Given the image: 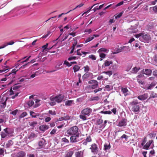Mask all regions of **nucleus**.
<instances>
[{
	"mask_svg": "<svg viewBox=\"0 0 157 157\" xmlns=\"http://www.w3.org/2000/svg\"><path fill=\"white\" fill-rule=\"evenodd\" d=\"M30 57V56H29L26 59H25L26 57H25L21 60H18L15 65V68H17L19 67V69L25 68L27 66L29 65V64L34 63L35 61V60L34 59H33L30 62L25 63L27 62Z\"/></svg>",
	"mask_w": 157,
	"mask_h": 157,
	"instance_id": "1",
	"label": "nucleus"
},
{
	"mask_svg": "<svg viewBox=\"0 0 157 157\" xmlns=\"http://www.w3.org/2000/svg\"><path fill=\"white\" fill-rule=\"evenodd\" d=\"M78 128L76 126L72 127L69 129L67 131V134L69 136H72L79 134L78 133Z\"/></svg>",
	"mask_w": 157,
	"mask_h": 157,
	"instance_id": "2",
	"label": "nucleus"
},
{
	"mask_svg": "<svg viewBox=\"0 0 157 157\" xmlns=\"http://www.w3.org/2000/svg\"><path fill=\"white\" fill-rule=\"evenodd\" d=\"M64 97V96L62 95H59L55 97L51 96L50 98V100L51 101H55L59 103L62 101Z\"/></svg>",
	"mask_w": 157,
	"mask_h": 157,
	"instance_id": "3",
	"label": "nucleus"
},
{
	"mask_svg": "<svg viewBox=\"0 0 157 157\" xmlns=\"http://www.w3.org/2000/svg\"><path fill=\"white\" fill-rule=\"evenodd\" d=\"M88 83L90 84V87L92 89H95L97 88L98 86V82L96 80H92L88 82Z\"/></svg>",
	"mask_w": 157,
	"mask_h": 157,
	"instance_id": "4",
	"label": "nucleus"
},
{
	"mask_svg": "<svg viewBox=\"0 0 157 157\" xmlns=\"http://www.w3.org/2000/svg\"><path fill=\"white\" fill-rule=\"evenodd\" d=\"M142 41L145 42L149 43V41L151 40V36L149 34H144L143 33V35L141 37Z\"/></svg>",
	"mask_w": 157,
	"mask_h": 157,
	"instance_id": "5",
	"label": "nucleus"
},
{
	"mask_svg": "<svg viewBox=\"0 0 157 157\" xmlns=\"http://www.w3.org/2000/svg\"><path fill=\"white\" fill-rule=\"evenodd\" d=\"M70 140L71 143H75L77 142L80 141V140L78 139L79 137V134H77L75 135L71 136Z\"/></svg>",
	"mask_w": 157,
	"mask_h": 157,
	"instance_id": "6",
	"label": "nucleus"
},
{
	"mask_svg": "<svg viewBox=\"0 0 157 157\" xmlns=\"http://www.w3.org/2000/svg\"><path fill=\"white\" fill-rule=\"evenodd\" d=\"M48 44L46 43L45 45L41 47V52H40V54L42 55H44L47 54V47H48Z\"/></svg>",
	"mask_w": 157,
	"mask_h": 157,
	"instance_id": "7",
	"label": "nucleus"
},
{
	"mask_svg": "<svg viewBox=\"0 0 157 157\" xmlns=\"http://www.w3.org/2000/svg\"><path fill=\"white\" fill-rule=\"evenodd\" d=\"M92 111V109L90 108H87L84 109L81 111V113L85 115L87 117L89 116Z\"/></svg>",
	"mask_w": 157,
	"mask_h": 157,
	"instance_id": "8",
	"label": "nucleus"
},
{
	"mask_svg": "<svg viewBox=\"0 0 157 157\" xmlns=\"http://www.w3.org/2000/svg\"><path fill=\"white\" fill-rule=\"evenodd\" d=\"M90 149L91 150V152L93 153L94 155L97 154L98 148L97 147V145L95 144H92Z\"/></svg>",
	"mask_w": 157,
	"mask_h": 157,
	"instance_id": "9",
	"label": "nucleus"
},
{
	"mask_svg": "<svg viewBox=\"0 0 157 157\" xmlns=\"http://www.w3.org/2000/svg\"><path fill=\"white\" fill-rule=\"evenodd\" d=\"M7 99L5 97L1 98L0 97V106L4 108L6 106V102Z\"/></svg>",
	"mask_w": 157,
	"mask_h": 157,
	"instance_id": "10",
	"label": "nucleus"
},
{
	"mask_svg": "<svg viewBox=\"0 0 157 157\" xmlns=\"http://www.w3.org/2000/svg\"><path fill=\"white\" fill-rule=\"evenodd\" d=\"M16 69H12V71L10 72H9L5 75V76H10V77L13 78L15 77V75L16 72L18 71V70H16Z\"/></svg>",
	"mask_w": 157,
	"mask_h": 157,
	"instance_id": "11",
	"label": "nucleus"
},
{
	"mask_svg": "<svg viewBox=\"0 0 157 157\" xmlns=\"http://www.w3.org/2000/svg\"><path fill=\"white\" fill-rule=\"evenodd\" d=\"M156 83L155 82H152L150 85L147 84L144 86L142 87L146 90H151L156 85Z\"/></svg>",
	"mask_w": 157,
	"mask_h": 157,
	"instance_id": "12",
	"label": "nucleus"
},
{
	"mask_svg": "<svg viewBox=\"0 0 157 157\" xmlns=\"http://www.w3.org/2000/svg\"><path fill=\"white\" fill-rule=\"evenodd\" d=\"M126 121L125 119H123L119 122L117 126L120 127L125 126L127 125Z\"/></svg>",
	"mask_w": 157,
	"mask_h": 157,
	"instance_id": "13",
	"label": "nucleus"
},
{
	"mask_svg": "<svg viewBox=\"0 0 157 157\" xmlns=\"http://www.w3.org/2000/svg\"><path fill=\"white\" fill-rule=\"evenodd\" d=\"M151 69H143L142 71V73L143 74V75L145 74L147 75H149L151 74Z\"/></svg>",
	"mask_w": 157,
	"mask_h": 157,
	"instance_id": "14",
	"label": "nucleus"
},
{
	"mask_svg": "<svg viewBox=\"0 0 157 157\" xmlns=\"http://www.w3.org/2000/svg\"><path fill=\"white\" fill-rule=\"evenodd\" d=\"M153 140H151L147 142L145 145L144 147L143 148L145 149H148L150 146L151 144L153 143Z\"/></svg>",
	"mask_w": 157,
	"mask_h": 157,
	"instance_id": "15",
	"label": "nucleus"
},
{
	"mask_svg": "<svg viewBox=\"0 0 157 157\" xmlns=\"http://www.w3.org/2000/svg\"><path fill=\"white\" fill-rule=\"evenodd\" d=\"M99 35L98 34H94L93 36L88 37L85 40V43H87L93 40L94 37H97L99 36Z\"/></svg>",
	"mask_w": 157,
	"mask_h": 157,
	"instance_id": "16",
	"label": "nucleus"
},
{
	"mask_svg": "<svg viewBox=\"0 0 157 157\" xmlns=\"http://www.w3.org/2000/svg\"><path fill=\"white\" fill-rule=\"evenodd\" d=\"M45 140L43 138L40 139V148H44L46 145Z\"/></svg>",
	"mask_w": 157,
	"mask_h": 157,
	"instance_id": "17",
	"label": "nucleus"
},
{
	"mask_svg": "<svg viewBox=\"0 0 157 157\" xmlns=\"http://www.w3.org/2000/svg\"><path fill=\"white\" fill-rule=\"evenodd\" d=\"M33 95H31L29 96V98L30 99H33L34 101H35V104L34 105L35 107H36L38 106L39 103V100L34 99L33 98Z\"/></svg>",
	"mask_w": 157,
	"mask_h": 157,
	"instance_id": "18",
	"label": "nucleus"
},
{
	"mask_svg": "<svg viewBox=\"0 0 157 157\" xmlns=\"http://www.w3.org/2000/svg\"><path fill=\"white\" fill-rule=\"evenodd\" d=\"M147 97V94H144L139 96L138 97V98L140 100H144L146 99Z\"/></svg>",
	"mask_w": 157,
	"mask_h": 157,
	"instance_id": "19",
	"label": "nucleus"
},
{
	"mask_svg": "<svg viewBox=\"0 0 157 157\" xmlns=\"http://www.w3.org/2000/svg\"><path fill=\"white\" fill-rule=\"evenodd\" d=\"M124 48H127V49H128V50H129V47L125 46H122L118 48L116 50L118 53H119L121 52L122 51H123Z\"/></svg>",
	"mask_w": 157,
	"mask_h": 157,
	"instance_id": "20",
	"label": "nucleus"
},
{
	"mask_svg": "<svg viewBox=\"0 0 157 157\" xmlns=\"http://www.w3.org/2000/svg\"><path fill=\"white\" fill-rule=\"evenodd\" d=\"M14 43V42L13 41H11L9 42H7L5 43L2 46H0V49L4 48L8 45H12Z\"/></svg>",
	"mask_w": 157,
	"mask_h": 157,
	"instance_id": "21",
	"label": "nucleus"
},
{
	"mask_svg": "<svg viewBox=\"0 0 157 157\" xmlns=\"http://www.w3.org/2000/svg\"><path fill=\"white\" fill-rule=\"evenodd\" d=\"M113 63V62L112 60L109 59L106 60L104 63V66L105 67L109 66L110 65Z\"/></svg>",
	"mask_w": 157,
	"mask_h": 157,
	"instance_id": "22",
	"label": "nucleus"
},
{
	"mask_svg": "<svg viewBox=\"0 0 157 157\" xmlns=\"http://www.w3.org/2000/svg\"><path fill=\"white\" fill-rule=\"evenodd\" d=\"M84 151H78L75 152V157H83Z\"/></svg>",
	"mask_w": 157,
	"mask_h": 157,
	"instance_id": "23",
	"label": "nucleus"
},
{
	"mask_svg": "<svg viewBox=\"0 0 157 157\" xmlns=\"http://www.w3.org/2000/svg\"><path fill=\"white\" fill-rule=\"evenodd\" d=\"M132 109L134 112H138L140 110V106L139 105L132 106Z\"/></svg>",
	"mask_w": 157,
	"mask_h": 157,
	"instance_id": "24",
	"label": "nucleus"
},
{
	"mask_svg": "<svg viewBox=\"0 0 157 157\" xmlns=\"http://www.w3.org/2000/svg\"><path fill=\"white\" fill-rule=\"evenodd\" d=\"M49 126L47 125H42L40 126V130L44 131L49 128Z\"/></svg>",
	"mask_w": 157,
	"mask_h": 157,
	"instance_id": "25",
	"label": "nucleus"
},
{
	"mask_svg": "<svg viewBox=\"0 0 157 157\" xmlns=\"http://www.w3.org/2000/svg\"><path fill=\"white\" fill-rule=\"evenodd\" d=\"M56 70H51V71H47L44 70V69H42V70H40V73H43L44 74L46 73H51L54 72L56 71Z\"/></svg>",
	"mask_w": 157,
	"mask_h": 157,
	"instance_id": "26",
	"label": "nucleus"
},
{
	"mask_svg": "<svg viewBox=\"0 0 157 157\" xmlns=\"http://www.w3.org/2000/svg\"><path fill=\"white\" fill-rule=\"evenodd\" d=\"M104 4L100 5L99 7H98V5L97 6L95 7L93 9V10L94 12H95L97 10H99L101 9L103 6Z\"/></svg>",
	"mask_w": 157,
	"mask_h": 157,
	"instance_id": "27",
	"label": "nucleus"
},
{
	"mask_svg": "<svg viewBox=\"0 0 157 157\" xmlns=\"http://www.w3.org/2000/svg\"><path fill=\"white\" fill-rule=\"evenodd\" d=\"M17 155V157H25V154L24 152L21 151L18 153Z\"/></svg>",
	"mask_w": 157,
	"mask_h": 157,
	"instance_id": "28",
	"label": "nucleus"
},
{
	"mask_svg": "<svg viewBox=\"0 0 157 157\" xmlns=\"http://www.w3.org/2000/svg\"><path fill=\"white\" fill-rule=\"evenodd\" d=\"M157 98V94L152 92L150 95L149 98Z\"/></svg>",
	"mask_w": 157,
	"mask_h": 157,
	"instance_id": "29",
	"label": "nucleus"
},
{
	"mask_svg": "<svg viewBox=\"0 0 157 157\" xmlns=\"http://www.w3.org/2000/svg\"><path fill=\"white\" fill-rule=\"evenodd\" d=\"M36 136V135L34 132H32L29 136V138L30 139H32Z\"/></svg>",
	"mask_w": 157,
	"mask_h": 157,
	"instance_id": "30",
	"label": "nucleus"
},
{
	"mask_svg": "<svg viewBox=\"0 0 157 157\" xmlns=\"http://www.w3.org/2000/svg\"><path fill=\"white\" fill-rule=\"evenodd\" d=\"M130 104L133 106L137 105L138 104V102L137 100H134L132 102H130Z\"/></svg>",
	"mask_w": 157,
	"mask_h": 157,
	"instance_id": "31",
	"label": "nucleus"
},
{
	"mask_svg": "<svg viewBox=\"0 0 157 157\" xmlns=\"http://www.w3.org/2000/svg\"><path fill=\"white\" fill-rule=\"evenodd\" d=\"M27 104L29 107H30L34 104V102L33 100H30L28 101Z\"/></svg>",
	"mask_w": 157,
	"mask_h": 157,
	"instance_id": "32",
	"label": "nucleus"
},
{
	"mask_svg": "<svg viewBox=\"0 0 157 157\" xmlns=\"http://www.w3.org/2000/svg\"><path fill=\"white\" fill-rule=\"evenodd\" d=\"M73 101L72 100H68L66 101L65 104L66 105L71 106L72 103Z\"/></svg>",
	"mask_w": 157,
	"mask_h": 157,
	"instance_id": "33",
	"label": "nucleus"
},
{
	"mask_svg": "<svg viewBox=\"0 0 157 157\" xmlns=\"http://www.w3.org/2000/svg\"><path fill=\"white\" fill-rule=\"evenodd\" d=\"M74 152L73 151H69L66 154V157H71L73 155Z\"/></svg>",
	"mask_w": 157,
	"mask_h": 157,
	"instance_id": "34",
	"label": "nucleus"
},
{
	"mask_svg": "<svg viewBox=\"0 0 157 157\" xmlns=\"http://www.w3.org/2000/svg\"><path fill=\"white\" fill-rule=\"evenodd\" d=\"M13 144V141L11 140H9L8 143L6 144V145L7 147H9L12 146Z\"/></svg>",
	"mask_w": 157,
	"mask_h": 157,
	"instance_id": "35",
	"label": "nucleus"
},
{
	"mask_svg": "<svg viewBox=\"0 0 157 157\" xmlns=\"http://www.w3.org/2000/svg\"><path fill=\"white\" fill-rule=\"evenodd\" d=\"M85 72H86L87 73L85 74L84 76L85 77H88L89 76H90L92 75V73H88L87 72L89 71V69H84Z\"/></svg>",
	"mask_w": 157,
	"mask_h": 157,
	"instance_id": "36",
	"label": "nucleus"
},
{
	"mask_svg": "<svg viewBox=\"0 0 157 157\" xmlns=\"http://www.w3.org/2000/svg\"><path fill=\"white\" fill-rule=\"evenodd\" d=\"M86 116L85 115H83L82 114V115H79V117L80 119L84 121L86 120L87 119Z\"/></svg>",
	"mask_w": 157,
	"mask_h": 157,
	"instance_id": "37",
	"label": "nucleus"
},
{
	"mask_svg": "<svg viewBox=\"0 0 157 157\" xmlns=\"http://www.w3.org/2000/svg\"><path fill=\"white\" fill-rule=\"evenodd\" d=\"M103 73L108 75L109 77L110 76L113 74V72L112 71H104Z\"/></svg>",
	"mask_w": 157,
	"mask_h": 157,
	"instance_id": "38",
	"label": "nucleus"
},
{
	"mask_svg": "<svg viewBox=\"0 0 157 157\" xmlns=\"http://www.w3.org/2000/svg\"><path fill=\"white\" fill-rule=\"evenodd\" d=\"M110 148V145H108L105 144L104 145V150L105 151H107V150L109 149Z\"/></svg>",
	"mask_w": 157,
	"mask_h": 157,
	"instance_id": "39",
	"label": "nucleus"
},
{
	"mask_svg": "<svg viewBox=\"0 0 157 157\" xmlns=\"http://www.w3.org/2000/svg\"><path fill=\"white\" fill-rule=\"evenodd\" d=\"M130 69H127V71H128ZM132 70L130 71V72H132V73L135 74L137 73L139 69H131Z\"/></svg>",
	"mask_w": 157,
	"mask_h": 157,
	"instance_id": "40",
	"label": "nucleus"
},
{
	"mask_svg": "<svg viewBox=\"0 0 157 157\" xmlns=\"http://www.w3.org/2000/svg\"><path fill=\"white\" fill-rule=\"evenodd\" d=\"M100 113H104L105 114H111L112 113V112L110 111H101Z\"/></svg>",
	"mask_w": 157,
	"mask_h": 157,
	"instance_id": "41",
	"label": "nucleus"
},
{
	"mask_svg": "<svg viewBox=\"0 0 157 157\" xmlns=\"http://www.w3.org/2000/svg\"><path fill=\"white\" fill-rule=\"evenodd\" d=\"M27 115V113L26 112H23L20 115V117L22 118L26 116Z\"/></svg>",
	"mask_w": 157,
	"mask_h": 157,
	"instance_id": "42",
	"label": "nucleus"
},
{
	"mask_svg": "<svg viewBox=\"0 0 157 157\" xmlns=\"http://www.w3.org/2000/svg\"><path fill=\"white\" fill-rule=\"evenodd\" d=\"M89 57L91 59L93 60H94L96 59V57L94 55H90L89 56Z\"/></svg>",
	"mask_w": 157,
	"mask_h": 157,
	"instance_id": "43",
	"label": "nucleus"
},
{
	"mask_svg": "<svg viewBox=\"0 0 157 157\" xmlns=\"http://www.w3.org/2000/svg\"><path fill=\"white\" fill-rule=\"evenodd\" d=\"M37 124L36 122L33 121L29 123V125L33 127H34Z\"/></svg>",
	"mask_w": 157,
	"mask_h": 157,
	"instance_id": "44",
	"label": "nucleus"
},
{
	"mask_svg": "<svg viewBox=\"0 0 157 157\" xmlns=\"http://www.w3.org/2000/svg\"><path fill=\"white\" fill-rule=\"evenodd\" d=\"M107 49L105 48H100L98 51V52H106Z\"/></svg>",
	"mask_w": 157,
	"mask_h": 157,
	"instance_id": "45",
	"label": "nucleus"
},
{
	"mask_svg": "<svg viewBox=\"0 0 157 157\" xmlns=\"http://www.w3.org/2000/svg\"><path fill=\"white\" fill-rule=\"evenodd\" d=\"M123 12H122L118 14L117 15L115 16V18L116 19L120 17L123 14Z\"/></svg>",
	"mask_w": 157,
	"mask_h": 157,
	"instance_id": "46",
	"label": "nucleus"
},
{
	"mask_svg": "<svg viewBox=\"0 0 157 157\" xmlns=\"http://www.w3.org/2000/svg\"><path fill=\"white\" fill-rule=\"evenodd\" d=\"M50 32H48L47 34L41 37L40 38H46L50 34Z\"/></svg>",
	"mask_w": 157,
	"mask_h": 157,
	"instance_id": "47",
	"label": "nucleus"
},
{
	"mask_svg": "<svg viewBox=\"0 0 157 157\" xmlns=\"http://www.w3.org/2000/svg\"><path fill=\"white\" fill-rule=\"evenodd\" d=\"M128 137L127 136L124 134L121 137V139L122 140L123 138H124L126 140H127Z\"/></svg>",
	"mask_w": 157,
	"mask_h": 157,
	"instance_id": "48",
	"label": "nucleus"
},
{
	"mask_svg": "<svg viewBox=\"0 0 157 157\" xmlns=\"http://www.w3.org/2000/svg\"><path fill=\"white\" fill-rule=\"evenodd\" d=\"M121 91L123 92V93L124 94H126L128 91V90H127V89L126 88H122Z\"/></svg>",
	"mask_w": 157,
	"mask_h": 157,
	"instance_id": "49",
	"label": "nucleus"
},
{
	"mask_svg": "<svg viewBox=\"0 0 157 157\" xmlns=\"http://www.w3.org/2000/svg\"><path fill=\"white\" fill-rule=\"evenodd\" d=\"M87 142H90L92 141L91 138L90 136H88L85 140Z\"/></svg>",
	"mask_w": 157,
	"mask_h": 157,
	"instance_id": "50",
	"label": "nucleus"
},
{
	"mask_svg": "<svg viewBox=\"0 0 157 157\" xmlns=\"http://www.w3.org/2000/svg\"><path fill=\"white\" fill-rule=\"evenodd\" d=\"M63 64L66 65L68 67H70L71 66V63L68 62L67 60H65L63 63Z\"/></svg>",
	"mask_w": 157,
	"mask_h": 157,
	"instance_id": "51",
	"label": "nucleus"
},
{
	"mask_svg": "<svg viewBox=\"0 0 157 157\" xmlns=\"http://www.w3.org/2000/svg\"><path fill=\"white\" fill-rule=\"evenodd\" d=\"M99 99V98L98 96L94 97L91 98V100L92 101H98Z\"/></svg>",
	"mask_w": 157,
	"mask_h": 157,
	"instance_id": "52",
	"label": "nucleus"
},
{
	"mask_svg": "<svg viewBox=\"0 0 157 157\" xmlns=\"http://www.w3.org/2000/svg\"><path fill=\"white\" fill-rule=\"evenodd\" d=\"M30 115L33 117H36V115L35 113L33 112H30Z\"/></svg>",
	"mask_w": 157,
	"mask_h": 157,
	"instance_id": "53",
	"label": "nucleus"
},
{
	"mask_svg": "<svg viewBox=\"0 0 157 157\" xmlns=\"http://www.w3.org/2000/svg\"><path fill=\"white\" fill-rule=\"evenodd\" d=\"M137 82L141 84H144V81H143L142 80H140V79L139 78H137Z\"/></svg>",
	"mask_w": 157,
	"mask_h": 157,
	"instance_id": "54",
	"label": "nucleus"
},
{
	"mask_svg": "<svg viewBox=\"0 0 157 157\" xmlns=\"http://www.w3.org/2000/svg\"><path fill=\"white\" fill-rule=\"evenodd\" d=\"M62 140L63 142L65 143H69V141L66 138H63L62 139Z\"/></svg>",
	"mask_w": 157,
	"mask_h": 157,
	"instance_id": "55",
	"label": "nucleus"
},
{
	"mask_svg": "<svg viewBox=\"0 0 157 157\" xmlns=\"http://www.w3.org/2000/svg\"><path fill=\"white\" fill-rule=\"evenodd\" d=\"M142 35H143V33H141L135 35L134 36L135 37L138 38L141 36H142Z\"/></svg>",
	"mask_w": 157,
	"mask_h": 157,
	"instance_id": "56",
	"label": "nucleus"
},
{
	"mask_svg": "<svg viewBox=\"0 0 157 157\" xmlns=\"http://www.w3.org/2000/svg\"><path fill=\"white\" fill-rule=\"evenodd\" d=\"M48 113L52 115H55L56 114V112L55 111H52V110H50L48 111Z\"/></svg>",
	"mask_w": 157,
	"mask_h": 157,
	"instance_id": "57",
	"label": "nucleus"
},
{
	"mask_svg": "<svg viewBox=\"0 0 157 157\" xmlns=\"http://www.w3.org/2000/svg\"><path fill=\"white\" fill-rule=\"evenodd\" d=\"M18 110L17 109H16L15 110L12 112L11 113H10L13 115L15 116L17 114L18 112Z\"/></svg>",
	"mask_w": 157,
	"mask_h": 157,
	"instance_id": "58",
	"label": "nucleus"
},
{
	"mask_svg": "<svg viewBox=\"0 0 157 157\" xmlns=\"http://www.w3.org/2000/svg\"><path fill=\"white\" fill-rule=\"evenodd\" d=\"M106 55L103 53H101L100 54V57L101 58H105V57Z\"/></svg>",
	"mask_w": 157,
	"mask_h": 157,
	"instance_id": "59",
	"label": "nucleus"
},
{
	"mask_svg": "<svg viewBox=\"0 0 157 157\" xmlns=\"http://www.w3.org/2000/svg\"><path fill=\"white\" fill-rule=\"evenodd\" d=\"M77 43V41L75 40V41H74L73 44L71 48H74L75 49V47L76 46V45Z\"/></svg>",
	"mask_w": 157,
	"mask_h": 157,
	"instance_id": "60",
	"label": "nucleus"
},
{
	"mask_svg": "<svg viewBox=\"0 0 157 157\" xmlns=\"http://www.w3.org/2000/svg\"><path fill=\"white\" fill-rule=\"evenodd\" d=\"M76 57H75V56H72V57H69V58H68V60H69V61H70L72 60H75L76 59Z\"/></svg>",
	"mask_w": 157,
	"mask_h": 157,
	"instance_id": "61",
	"label": "nucleus"
},
{
	"mask_svg": "<svg viewBox=\"0 0 157 157\" xmlns=\"http://www.w3.org/2000/svg\"><path fill=\"white\" fill-rule=\"evenodd\" d=\"M4 150L1 148H0V155H4Z\"/></svg>",
	"mask_w": 157,
	"mask_h": 157,
	"instance_id": "62",
	"label": "nucleus"
},
{
	"mask_svg": "<svg viewBox=\"0 0 157 157\" xmlns=\"http://www.w3.org/2000/svg\"><path fill=\"white\" fill-rule=\"evenodd\" d=\"M153 10L156 13L157 12V5L153 7Z\"/></svg>",
	"mask_w": 157,
	"mask_h": 157,
	"instance_id": "63",
	"label": "nucleus"
},
{
	"mask_svg": "<svg viewBox=\"0 0 157 157\" xmlns=\"http://www.w3.org/2000/svg\"><path fill=\"white\" fill-rule=\"evenodd\" d=\"M153 74L154 76L157 77V70H155V71H154L153 72Z\"/></svg>",
	"mask_w": 157,
	"mask_h": 157,
	"instance_id": "64",
	"label": "nucleus"
}]
</instances>
